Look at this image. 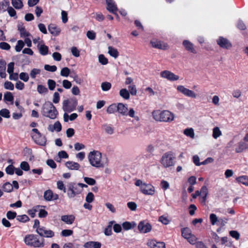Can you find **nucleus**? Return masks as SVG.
<instances>
[{
  "instance_id": "nucleus-1",
  "label": "nucleus",
  "mask_w": 248,
  "mask_h": 248,
  "mask_svg": "<svg viewBox=\"0 0 248 248\" xmlns=\"http://www.w3.org/2000/svg\"><path fill=\"white\" fill-rule=\"evenodd\" d=\"M41 113L44 116L51 119H55L58 114L56 107L50 101H46L43 105Z\"/></svg>"
},
{
  "instance_id": "nucleus-2",
  "label": "nucleus",
  "mask_w": 248,
  "mask_h": 248,
  "mask_svg": "<svg viewBox=\"0 0 248 248\" xmlns=\"http://www.w3.org/2000/svg\"><path fill=\"white\" fill-rule=\"evenodd\" d=\"M24 241L26 245L34 248H43L45 246L44 239H39L38 235L34 234L26 235Z\"/></svg>"
},
{
  "instance_id": "nucleus-3",
  "label": "nucleus",
  "mask_w": 248,
  "mask_h": 248,
  "mask_svg": "<svg viewBox=\"0 0 248 248\" xmlns=\"http://www.w3.org/2000/svg\"><path fill=\"white\" fill-rule=\"evenodd\" d=\"M152 114L156 121L160 122H170L173 120L174 117L172 113L167 110L154 111Z\"/></svg>"
},
{
  "instance_id": "nucleus-4",
  "label": "nucleus",
  "mask_w": 248,
  "mask_h": 248,
  "mask_svg": "<svg viewBox=\"0 0 248 248\" xmlns=\"http://www.w3.org/2000/svg\"><path fill=\"white\" fill-rule=\"evenodd\" d=\"M90 163L93 167L99 168H104V164L102 161V154L100 152L97 151H93L89 153L88 155Z\"/></svg>"
},
{
  "instance_id": "nucleus-5",
  "label": "nucleus",
  "mask_w": 248,
  "mask_h": 248,
  "mask_svg": "<svg viewBox=\"0 0 248 248\" xmlns=\"http://www.w3.org/2000/svg\"><path fill=\"white\" fill-rule=\"evenodd\" d=\"M135 185L140 187V191L144 195L153 196L155 194V188L151 184L143 183L141 180H137Z\"/></svg>"
},
{
  "instance_id": "nucleus-6",
  "label": "nucleus",
  "mask_w": 248,
  "mask_h": 248,
  "mask_svg": "<svg viewBox=\"0 0 248 248\" xmlns=\"http://www.w3.org/2000/svg\"><path fill=\"white\" fill-rule=\"evenodd\" d=\"M67 196L69 198H73L82 191L79 183L70 182L67 184Z\"/></svg>"
},
{
  "instance_id": "nucleus-7",
  "label": "nucleus",
  "mask_w": 248,
  "mask_h": 248,
  "mask_svg": "<svg viewBox=\"0 0 248 248\" xmlns=\"http://www.w3.org/2000/svg\"><path fill=\"white\" fill-rule=\"evenodd\" d=\"M78 103L76 98L64 100L62 102V109L65 112H71L76 109Z\"/></svg>"
},
{
  "instance_id": "nucleus-8",
  "label": "nucleus",
  "mask_w": 248,
  "mask_h": 248,
  "mask_svg": "<svg viewBox=\"0 0 248 248\" xmlns=\"http://www.w3.org/2000/svg\"><path fill=\"white\" fill-rule=\"evenodd\" d=\"M31 131L35 133L34 134H31V137L34 141L39 145L45 146L46 142V138L45 136H43L37 128H33Z\"/></svg>"
},
{
  "instance_id": "nucleus-9",
  "label": "nucleus",
  "mask_w": 248,
  "mask_h": 248,
  "mask_svg": "<svg viewBox=\"0 0 248 248\" xmlns=\"http://www.w3.org/2000/svg\"><path fill=\"white\" fill-rule=\"evenodd\" d=\"M172 153L168 152L165 153L162 156L160 163L165 168L172 166L174 165Z\"/></svg>"
},
{
  "instance_id": "nucleus-10",
  "label": "nucleus",
  "mask_w": 248,
  "mask_h": 248,
  "mask_svg": "<svg viewBox=\"0 0 248 248\" xmlns=\"http://www.w3.org/2000/svg\"><path fill=\"white\" fill-rule=\"evenodd\" d=\"M216 42L221 48L223 49H230L232 47L230 41L222 36H219Z\"/></svg>"
},
{
  "instance_id": "nucleus-11",
  "label": "nucleus",
  "mask_w": 248,
  "mask_h": 248,
  "mask_svg": "<svg viewBox=\"0 0 248 248\" xmlns=\"http://www.w3.org/2000/svg\"><path fill=\"white\" fill-rule=\"evenodd\" d=\"M177 90L179 92L182 93L187 97L192 98H196L197 97V95L194 91L185 88L183 85H178L177 87Z\"/></svg>"
},
{
  "instance_id": "nucleus-12",
  "label": "nucleus",
  "mask_w": 248,
  "mask_h": 248,
  "mask_svg": "<svg viewBox=\"0 0 248 248\" xmlns=\"http://www.w3.org/2000/svg\"><path fill=\"white\" fill-rule=\"evenodd\" d=\"M138 228L140 233H145L150 232L152 227L149 223L143 220L140 222Z\"/></svg>"
},
{
  "instance_id": "nucleus-13",
  "label": "nucleus",
  "mask_w": 248,
  "mask_h": 248,
  "mask_svg": "<svg viewBox=\"0 0 248 248\" xmlns=\"http://www.w3.org/2000/svg\"><path fill=\"white\" fill-rule=\"evenodd\" d=\"M36 232L41 237L51 238L53 237L55 234L54 232L50 230H46L44 227H41V228L36 230Z\"/></svg>"
},
{
  "instance_id": "nucleus-14",
  "label": "nucleus",
  "mask_w": 248,
  "mask_h": 248,
  "mask_svg": "<svg viewBox=\"0 0 248 248\" xmlns=\"http://www.w3.org/2000/svg\"><path fill=\"white\" fill-rule=\"evenodd\" d=\"M160 76L162 78L167 79L170 81H176L179 79L178 76L168 70H164L160 73Z\"/></svg>"
},
{
  "instance_id": "nucleus-15",
  "label": "nucleus",
  "mask_w": 248,
  "mask_h": 248,
  "mask_svg": "<svg viewBox=\"0 0 248 248\" xmlns=\"http://www.w3.org/2000/svg\"><path fill=\"white\" fill-rule=\"evenodd\" d=\"M152 46L162 50H167L169 48L168 45L159 40H152L150 42Z\"/></svg>"
},
{
  "instance_id": "nucleus-16",
  "label": "nucleus",
  "mask_w": 248,
  "mask_h": 248,
  "mask_svg": "<svg viewBox=\"0 0 248 248\" xmlns=\"http://www.w3.org/2000/svg\"><path fill=\"white\" fill-rule=\"evenodd\" d=\"M44 198L46 201H55L59 199V195L54 194L51 190L48 189L45 191Z\"/></svg>"
},
{
  "instance_id": "nucleus-17",
  "label": "nucleus",
  "mask_w": 248,
  "mask_h": 248,
  "mask_svg": "<svg viewBox=\"0 0 248 248\" xmlns=\"http://www.w3.org/2000/svg\"><path fill=\"white\" fill-rule=\"evenodd\" d=\"M150 248H166L165 244L163 242H157L155 240H149L147 243Z\"/></svg>"
},
{
  "instance_id": "nucleus-18",
  "label": "nucleus",
  "mask_w": 248,
  "mask_h": 248,
  "mask_svg": "<svg viewBox=\"0 0 248 248\" xmlns=\"http://www.w3.org/2000/svg\"><path fill=\"white\" fill-rule=\"evenodd\" d=\"M107 4V9L111 13H115L118 11V8L116 4L113 0H106Z\"/></svg>"
},
{
  "instance_id": "nucleus-19",
  "label": "nucleus",
  "mask_w": 248,
  "mask_h": 248,
  "mask_svg": "<svg viewBox=\"0 0 248 248\" xmlns=\"http://www.w3.org/2000/svg\"><path fill=\"white\" fill-rule=\"evenodd\" d=\"M183 45L185 47V49L193 54L197 53L196 50L195 49L194 47L193 44L191 43L189 41L185 40L183 42Z\"/></svg>"
},
{
  "instance_id": "nucleus-20",
  "label": "nucleus",
  "mask_w": 248,
  "mask_h": 248,
  "mask_svg": "<svg viewBox=\"0 0 248 248\" xmlns=\"http://www.w3.org/2000/svg\"><path fill=\"white\" fill-rule=\"evenodd\" d=\"M128 110V109L127 105H124L121 103L117 104V112L122 115L127 116Z\"/></svg>"
},
{
  "instance_id": "nucleus-21",
  "label": "nucleus",
  "mask_w": 248,
  "mask_h": 248,
  "mask_svg": "<svg viewBox=\"0 0 248 248\" xmlns=\"http://www.w3.org/2000/svg\"><path fill=\"white\" fill-rule=\"evenodd\" d=\"M75 220V217L73 215H63L61 217V220L67 224H73Z\"/></svg>"
},
{
  "instance_id": "nucleus-22",
  "label": "nucleus",
  "mask_w": 248,
  "mask_h": 248,
  "mask_svg": "<svg viewBox=\"0 0 248 248\" xmlns=\"http://www.w3.org/2000/svg\"><path fill=\"white\" fill-rule=\"evenodd\" d=\"M48 30L49 32L55 36L58 35L61 32L60 28L54 24H50L48 26Z\"/></svg>"
},
{
  "instance_id": "nucleus-23",
  "label": "nucleus",
  "mask_w": 248,
  "mask_h": 248,
  "mask_svg": "<svg viewBox=\"0 0 248 248\" xmlns=\"http://www.w3.org/2000/svg\"><path fill=\"white\" fill-rule=\"evenodd\" d=\"M6 62L5 60L0 59V77L3 78L6 77Z\"/></svg>"
},
{
  "instance_id": "nucleus-24",
  "label": "nucleus",
  "mask_w": 248,
  "mask_h": 248,
  "mask_svg": "<svg viewBox=\"0 0 248 248\" xmlns=\"http://www.w3.org/2000/svg\"><path fill=\"white\" fill-rule=\"evenodd\" d=\"M62 128V125L59 121H57L54 125L49 124L48 127V130L51 132L56 130L57 132H60Z\"/></svg>"
},
{
  "instance_id": "nucleus-25",
  "label": "nucleus",
  "mask_w": 248,
  "mask_h": 248,
  "mask_svg": "<svg viewBox=\"0 0 248 248\" xmlns=\"http://www.w3.org/2000/svg\"><path fill=\"white\" fill-rule=\"evenodd\" d=\"M65 166L69 169L72 170H78L80 168V165L78 163L71 161L66 162Z\"/></svg>"
},
{
  "instance_id": "nucleus-26",
  "label": "nucleus",
  "mask_w": 248,
  "mask_h": 248,
  "mask_svg": "<svg viewBox=\"0 0 248 248\" xmlns=\"http://www.w3.org/2000/svg\"><path fill=\"white\" fill-rule=\"evenodd\" d=\"M248 148V145L244 142L241 141L238 143V146L235 149V152L239 153L242 152L244 150Z\"/></svg>"
},
{
  "instance_id": "nucleus-27",
  "label": "nucleus",
  "mask_w": 248,
  "mask_h": 248,
  "mask_svg": "<svg viewBox=\"0 0 248 248\" xmlns=\"http://www.w3.org/2000/svg\"><path fill=\"white\" fill-rule=\"evenodd\" d=\"M18 30L20 32L21 37L26 38L31 35L30 33L26 30L25 27L23 25H18Z\"/></svg>"
},
{
  "instance_id": "nucleus-28",
  "label": "nucleus",
  "mask_w": 248,
  "mask_h": 248,
  "mask_svg": "<svg viewBox=\"0 0 248 248\" xmlns=\"http://www.w3.org/2000/svg\"><path fill=\"white\" fill-rule=\"evenodd\" d=\"M114 221H110L108 222V226L104 230V233L107 236H110L112 234V226Z\"/></svg>"
},
{
  "instance_id": "nucleus-29",
  "label": "nucleus",
  "mask_w": 248,
  "mask_h": 248,
  "mask_svg": "<svg viewBox=\"0 0 248 248\" xmlns=\"http://www.w3.org/2000/svg\"><path fill=\"white\" fill-rule=\"evenodd\" d=\"M11 3L13 7L16 9H21L23 7V4L21 0H11Z\"/></svg>"
},
{
  "instance_id": "nucleus-30",
  "label": "nucleus",
  "mask_w": 248,
  "mask_h": 248,
  "mask_svg": "<svg viewBox=\"0 0 248 248\" xmlns=\"http://www.w3.org/2000/svg\"><path fill=\"white\" fill-rule=\"evenodd\" d=\"M236 180L246 186H248V176L243 175L238 177L236 178Z\"/></svg>"
},
{
  "instance_id": "nucleus-31",
  "label": "nucleus",
  "mask_w": 248,
  "mask_h": 248,
  "mask_svg": "<svg viewBox=\"0 0 248 248\" xmlns=\"http://www.w3.org/2000/svg\"><path fill=\"white\" fill-rule=\"evenodd\" d=\"M102 129H103L105 132L109 135H111L113 133L114 129L112 127L108 124H104L102 125Z\"/></svg>"
},
{
  "instance_id": "nucleus-32",
  "label": "nucleus",
  "mask_w": 248,
  "mask_h": 248,
  "mask_svg": "<svg viewBox=\"0 0 248 248\" xmlns=\"http://www.w3.org/2000/svg\"><path fill=\"white\" fill-rule=\"evenodd\" d=\"M136 224L134 222L131 223L130 222L125 221L122 224L123 229L125 230H128L133 228L136 226Z\"/></svg>"
},
{
  "instance_id": "nucleus-33",
  "label": "nucleus",
  "mask_w": 248,
  "mask_h": 248,
  "mask_svg": "<svg viewBox=\"0 0 248 248\" xmlns=\"http://www.w3.org/2000/svg\"><path fill=\"white\" fill-rule=\"evenodd\" d=\"M116 112H117V104H112L107 109V112L108 114H112Z\"/></svg>"
},
{
  "instance_id": "nucleus-34",
  "label": "nucleus",
  "mask_w": 248,
  "mask_h": 248,
  "mask_svg": "<svg viewBox=\"0 0 248 248\" xmlns=\"http://www.w3.org/2000/svg\"><path fill=\"white\" fill-rule=\"evenodd\" d=\"M39 51L42 55H46L48 52V47L44 44L41 45L39 47Z\"/></svg>"
},
{
  "instance_id": "nucleus-35",
  "label": "nucleus",
  "mask_w": 248,
  "mask_h": 248,
  "mask_svg": "<svg viewBox=\"0 0 248 248\" xmlns=\"http://www.w3.org/2000/svg\"><path fill=\"white\" fill-rule=\"evenodd\" d=\"M9 4L10 3L8 0H3V1L0 2V11L5 12L7 10Z\"/></svg>"
},
{
  "instance_id": "nucleus-36",
  "label": "nucleus",
  "mask_w": 248,
  "mask_h": 248,
  "mask_svg": "<svg viewBox=\"0 0 248 248\" xmlns=\"http://www.w3.org/2000/svg\"><path fill=\"white\" fill-rule=\"evenodd\" d=\"M2 188L4 191L6 192H11L13 190V187L11 184L9 182H6L2 186Z\"/></svg>"
},
{
  "instance_id": "nucleus-37",
  "label": "nucleus",
  "mask_w": 248,
  "mask_h": 248,
  "mask_svg": "<svg viewBox=\"0 0 248 248\" xmlns=\"http://www.w3.org/2000/svg\"><path fill=\"white\" fill-rule=\"evenodd\" d=\"M108 49V52L111 56L115 58L118 57V56H119V52L116 48H114L112 46H109Z\"/></svg>"
},
{
  "instance_id": "nucleus-38",
  "label": "nucleus",
  "mask_w": 248,
  "mask_h": 248,
  "mask_svg": "<svg viewBox=\"0 0 248 248\" xmlns=\"http://www.w3.org/2000/svg\"><path fill=\"white\" fill-rule=\"evenodd\" d=\"M181 233L182 236L185 239L188 236H190V234H192L191 230L187 227L182 228L181 229Z\"/></svg>"
},
{
  "instance_id": "nucleus-39",
  "label": "nucleus",
  "mask_w": 248,
  "mask_h": 248,
  "mask_svg": "<svg viewBox=\"0 0 248 248\" xmlns=\"http://www.w3.org/2000/svg\"><path fill=\"white\" fill-rule=\"evenodd\" d=\"M120 95L125 99H128L130 98L129 92L126 89H122L120 91Z\"/></svg>"
},
{
  "instance_id": "nucleus-40",
  "label": "nucleus",
  "mask_w": 248,
  "mask_h": 248,
  "mask_svg": "<svg viewBox=\"0 0 248 248\" xmlns=\"http://www.w3.org/2000/svg\"><path fill=\"white\" fill-rule=\"evenodd\" d=\"M63 248H82L81 245L76 243H68L63 245Z\"/></svg>"
},
{
  "instance_id": "nucleus-41",
  "label": "nucleus",
  "mask_w": 248,
  "mask_h": 248,
  "mask_svg": "<svg viewBox=\"0 0 248 248\" xmlns=\"http://www.w3.org/2000/svg\"><path fill=\"white\" fill-rule=\"evenodd\" d=\"M200 192V195H202V199L203 201H205L206 199L207 195L208 193V189L207 187L205 186H202L201 188Z\"/></svg>"
},
{
  "instance_id": "nucleus-42",
  "label": "nucleus",
  "mask_w": 248,
  "mask_h": 248,
  "mask_svg": "<svg viewBox=\"0 0 248 248\" xmlns=\"http://www.w3.org/2000/svg\"><path fill=\"white\" fill-rule=\"evenodd\" d=\"M16 219L21 222H26L29 221L30 218L26 215H18L16 217Z\"/></svg>"
},
{
  "instance_id": "nucleus-43",
  "label": "nucleus",
  "mask_w": 248,
  "mask_h": 248,
  "mask_svg": "<svg viewBox=\"0 0 248 248\" xmlns=\"http://www.w3.org/2000/svg\"><path fill=\"white\" fill-rule=\"evenodd\" d=\"M7 11L10 16L14 17L15 19L17 18V16H16V12L12 7L9 6L7 8Z\"/></svg>"
},
{
  "instance_id": "nucleus-44",
  "label": "nucleus",
  "mask_w": 248,
  "mask_h": 248,
  "mask_svg": "<svg viewBox=\"0 0 248 248\" xmlns=\"http://www.w3.org/2000/svg\"><path fill=\"white\" fill-rule=\"evenodd\" d=\"M4 100L5 101L13 102L14 96L11 92H6L4 94Z\"/></svg>"
},
{
  "instance_id": "nucleus-45",
  "label": "nucleus",
  "mask_w": 248,
  "mask_h": 248,
  "mask_svg": "<svg viewBox=\"0 0 248 248\" xmlns=\"http://www.w3.org/2000/svg\"><path fill=\"white\" fill-rule=\"evenodd\" d=\"M184 133L187 136L191 138H194V130L192 128H186L184 131Z\"/></svg>"
},
{
  "instance_id": "nucleus-46",
  "label": "nucleus",
  "mask_w": 248,
  "mask_h": 248,
  "mask_svg": "<svg viewBox=\"0 0 248 248\" xmlns=\"http://www.w3.org/2000/svg\"><path fill=\"white\" fill-rule=\"evenodd\" d=\"M83 179L84 182L90 186H93L96 184V181L93 178L84 177Z\"/></svg>"
},
{
  "instance_id": "nucleus-47",
  "label": "nucleus",
  "mask_w": 248,
  "mask_h": 248,
  "mask_svg": "<svg viewBox=\"0 0 248 248\" xmlns=\"http://www.w3.org/2000/svg\"><path fill=\"white\" fill-rule=\"evenodd\" d=\"M0 115L5 118H9L10 117V111L6 108H3L0 110Z\"/></svg>"
},
{
  "instance_id": "nucleus-48",
  "label": "nucleus",
  "mask_w": 248,
  "mask_h": 248,
  "mask_svg": "<svg viewBox=\"0 0 248 248\" xmlns=\"http://www.w3.org/2000/svg\"><path fill=\"white\" fill-rule=\"evenodd\" d=\"M101 89L104 91H108L111 87V84L108 82H104L101 84Z\"/></svg>"
},
{
  "instance_id": "nucleus-49",
  "label": "nucleus",
  "mask_w": 248,
  "mask_h": 248,
  "mask_svg": "<svg viewBox=\"0 0 248 248\" xmlns=\"http://www.w3.org/2000/svg\"><path fill=\"white\" fill-rule=\"evenodd\" d=\"M38 92L40 93H46L48 92V89L42 85H38L37 88Z\"/></svg>"
},
{
  "instance_id": "nucleus-50",
  "label": "nucleus",
  "mask_w": 248,
  "mask_h": 248,
  "mask_svg": "<svg viewBox=\"0 0 248 248\" xmlns=\"http://www.w3.org/2000/svg\"><path fill=\"white\" fill-rule=\"evenodd\" d=\"M24 46V43L22 40H18L15 49L17 52L20 51Z\"/></svg>"
},
{
  "instance_id": "nucleus-51",
  "label": "nucleus",
  "mask_w": 248,
  "mask_h": 248,
  "mask_svg": "<svg viewBox=\"0 0 248 248\" xmlns=\"http://www.w3.org/2000/svg\"><path fill=\"white\" fill-rule=\"evenodd\" d=\"M15 168L13 165H8L5 169V171L7 174L13 175L14 173Z\"/></svg>"
},
{
  "instance_id": "nucleus-52",
  "label": "nucleus",
  "mask_w": 248,
  "mask_h": 248,
  "mask_svg": "<svg viewBox=\"0 0 248 248\" xmlns=\"http://www.w3.org/2000/svg\"><path fill=\"white\" fill-rule=\"evenodd\" d=\"M70 73V70L68 67H64L62 69L61 75L62 77H67Z\"/></svg>"
},
{
  "instance_id": "nucleus-53",
  "label": "nucleus",
  "mask_w": 248,
  "mask_h": 248,
  "mask_svg": "<svg viewBox=\"0 0 248 248\" xmlns=\"http://www.w3.org/2000/svg\"><path fill=\"white\" fill-rule=\"evenodd\" d=\"M73 234V231L69 229H65L61 232V235L63 237L69 236Z\"/></svg>"
},
{
  "instance_id": "nucleus-54",
  "label": "nucleus",
  "mask_w": 248,
  "mask_h": 248,
  "mask_svg": "<svg viewBox=\"0 0 248 248\" xmlns=\"http://www.w3.org/2000/svg\"><path fill=\"white\" fill-rule=\"evenodd\" d=\"M99 62L103 65H106L108 63V60L103 54H100L98 57Z\"/></svg>"
},
{
  "instance_id": "nucleus-55",
  "label": "nucleus",
  "mask_w": 248,
  "mask_h": 248,
  "mask_svg": "<svg viewBox=\"0 0 248 248\" xmlns=\"http://www.w3.org/2000/svg\"><path fill=\"white\" fill-rule=\"evenodd\" d=\"M17 214L16 212L9 211L6 213V217L9 220H12L14 219L16 217H17Z\"/></svg>"
},
{
  "instance_id": "nucleus-56",
  "label": "nucleus",
  "mask_w": 248,
  "mask_h": 248,
  "mask_svg": "<svg viewBox=\"0 0 248 248\" xmlns=\"http://www.w3.org/2000/svg\"><path fill=\"white\" fill-rule=\"evenodd\" d=\"M94 199V196L92 192H89L86 197V201L88 203L92 202Z\"/></svg>"
},
{
  "instance_id": "nucleus-57",
  "label": "nucleus",
  "mask_w": 248,
  "mask_h": 248,
  "mask_svg": "<svg viewBox=\"0 0 248 248\" xmlns=\"http://www.w3.org/2000/svg\"><path fill=\"white\" fill-rule=\"evenodd\" d=\"M44 69L46 71L54 72L57 70V68L55 65H49L48 64H46L44 66Z\"/></svg>"
},
{
  "instance_id": "nucleus-58",
  "label": "nucleus",
  "mask_w": 248,
  "mask_h": 248,
  "mask_svg": "<svg viewBox=\"0 0 248 248\" xmlns=\"http://www.w3.org/2000/svg\"><path fill=\"white\" fill-rule=\"evenodd\" d=\"M221 134V131L218 127H216L213 129V137L215 139H217L219 137Z\"/></svg>"
},
{
  "instance_id": "nucleus-59",
  "label": "nucleus",
  "mask_w": 248,
  "mask_h": 248,
  "mask_svg": "<svg viewBox=\"0 0 248 248\" xmlns=\"http://www.w3.org/2000/svg\"><path fill=\"white\" fill-rule=\"evenodd\" d=\"M10 48H11V46L8 43H7L6 42H4L0 43V49H2V50H8L10 49Z\"/></svg>"
},
{
  "instance_id": "nucleus-60",
  "label": "nucleus",
  "mask_w": 248,
  "mask_h": 248,
  "mask_svg": "<svg viewBox=\"0 0 248 248\" xmlns=\"http://www.w3.org/2000/svg\"><path fill=\"white\" fill-rule=\"evenodd\" d=\"M19 78L24 82H27L29 80V77L27 73L21 72L19 74Z\"/></svg>"
},
{
  "instance_id": "nucleus-61",
  "label": "nucleus",
  "mask_w": 248,
  "mask_h": 248,
  "mask_svg": "<svg viewBox=\"0 0 248 248\" xmlns=\"http://www.w3.org/2000/svg\"><path fill=\"white\" fill-rule=\"evenodd\" d=\"M20 168L21 170L25 171H28L30 170V166L27 162L22 161L20 164Z\"/></svg>"
},
{
  "instance_id": "nucleus-62",
  "label": "nucleus",
  "mask_w": 248,
  "mask_h": 248,
  "mask_svg": "<svg viewBox=\"0 0 248 248\" xmlns=\"http://www.w3.org/2000/svg\"><path fill=\"white\" fill-rule=\"evenodd\" d=\"M191 244H195L196 242L197 238L196 236L191 234L190 236H188L186 238Z\"/></svg>"
},
{
  "instance_id": "nucleus-63",
  "label": "nucleus",
  "mask_w": 248,
  "mask_h": 248,
  "mask_svg": "<svg viewBox=\"0 0 248 248\" xmlns=\"http://www.w3.org/2000/svg\"><path fill=\"white\" fill-rule=\"evenodd\" d=\"M47 84L48 86V88L50 90L52 91L53 90L56 86V82L54 80L52 79H48L47 80Z\"/></svg>"
},
{
  "instance_id": "nucleus-64",
  "label": "nucleus",
  "mask_w": 248,
  "mask_h": 248,
  "mask_svg": "<svg viewBox=\"0 0 248 248\" xmlns=\"http://www.w3.org/2000/svg\"><path fill=\"white\" fill-rule=\"evenodd\" d=\"M4 86L7 90H13L14 89V84L10 81H6L5 82Z\"/></svg>"
}]
</instances>
